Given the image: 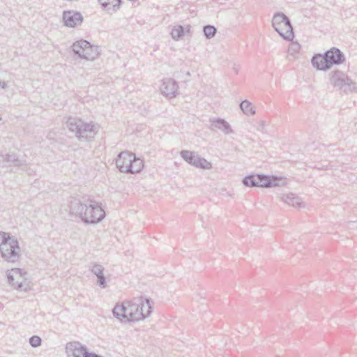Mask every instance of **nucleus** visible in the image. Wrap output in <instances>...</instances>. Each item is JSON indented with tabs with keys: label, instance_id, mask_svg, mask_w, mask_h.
I'll use <instances>...</instances> for the list:
<instances>
[{
	"label": "nucleus",
	"instance_id": "obj_1",
	"mask_svg": "<svg viewBox=\"0 0 357 357\" xmlns=\"http://www.w3.org/2000/svg\"><path fill=\"white\" fill-rule=\"evenodd\" d=\"M70 213L79 218L86 224H96L102 220L105 212L100 204L89 198L70 197L68 200Z\"/></svg>",
	"mask_w": 357,
	"mask_h": 357
},
{
	"label": "nucleus",
	"instance_id": "obj_2",
	"mask_svg": "<svg viewBox=\"0 0 357 357\" xmlns=\"http://www.w3.org/2000/svg\"><path fill=\"white\" fill-rule=\"evenodd\" d=\"M113 315L122 322L137 321L149 317L151 313V307L149 299L134 298L116 303Z\"/></svg>",
	"mask_w": 357,
	"mask_h": 357
},
{
	"label": "nucleus",
	"instance_id": "obj_3",
	"mask_svg": "<svg viewBox=\"0 0 357 357\" xmlns=\"http://www.w3.org/2000/svg\"><path fill=\"white\" fill-rule=\"evenodd\" d=\"M66 127L69 131L75 133L78 140L84 142L93 139L98 130V127L95 124L84 122L78 118H69Z\"/></svg>",
	"mask_w": 357,
	"mask_h": 357
},
{
	"label": "nucleus",
	"instance_id": "obj_4",
	"mask_svg": "<svg viewBox=\"0 0 357 357\" xmlns=\"http://www.w3.org/2000/svg\"><path fill=\"white\" fill-rule=\"evenodd\" d=\"M20 247L17 238L9 233L0 231V254L8 262H16L20 257Z\"/></svg>",
	"mask_w": 357,
	"mask_h": 357
},
{
	"label": "nucleus",
	"instance_id": "obj_5",
	"mask_svg": "<svg viewBox=\"0 0 357 357\" xmlns=\"http://www.w3.org/2000/svg\"><path fill=\"white\" fill-rule=\"evenodd\" d=\"M116 165L121 172L135 174L142 171L144 167V162L132 152L125 151L118 155L116 159Z\"/></svg>",
	"mask_w": 357,
	"mask_h": 357
},
{
	"label": "nucleus",
	"instance_id": "obj_6",
	"mask_svg": "<svg viewBox=\"0 0 357 357\" xmlns=\"http://www.w3.org/2000/svg\"><path fill=\"white\" fill-rule=\"evenodd\" d=\"M243 183L248 187L271 188L283 186L286 183L285 179L282 177L256 174L245 176L243 179Z\"/></svg>",
	"mask_w": 357,
	"mask_h": 357
},
{
	"label": "nucleus",
	"instance_id": "obj_7",
	"mask_svg": "<svg viewBox=\"0 0 357 357\" xmlns=\"http://www.w3.org/2000/svg\"><path fill=\"white\" fill-rule=\"evenodd\" d=\"M331 84L344 93H348L355 89L354 82L348 76L339 70H333L329 73Z\"/></svg>",
	"mask_w": 357,
	"mask_h": 357
},
{
	"label": "nucleus",
	"instance_id": "obj_8",
	"mask_svg": "<svg viewBox=\"0 0 357 357\" xmlns=\"http://www.w3.org/2000/svg\"><path fill=\"white\" fill-rule=\"evenodd\" d=\"M180 155L181 158L188 163L195 167L204 169H210L212 168V164L205 158L200 157L196 152L188 150H183Z\"/></svg>",
	"mask_w": 357,
	"mask_h": 357
},
{
	"label": "nucleus",
	"instance_id": "obj_9",
	"mask_svg": "<svg viewBox=\"0 0 357 357\" xmlns=\"http://www.w3.org/2000/svg\"><path fill=\"white\" fill-rule=\"evenodd\" d=\"M68 356L73 357H93L96 354L89 352L86 347L79 342H68L66 345Z\"/></svg>",
	"mask_w": 357,
	"mask_h": 357
},
{
	"label": "nucleus",
	"instance_id": "obj_10",
	"mask_svg": "<svg viewBox=\"0 0 357 357\" xmlns=\"http://www.w3.org/2000/svg\"><path fill=\"white\" fill-rule=\"evenodd\" d=\"M162 94L167 98H173L178 94V86L176 80L172 78H165L160 87Z\"/></svg>",
	"mask_w": 357,
	"mask_h": 357
},
{
	"label": "nucleus",
	"instance_id": "obj_11",
	"mask_svg": "<svg viewBox=\"0 0 357 357\" xmlns=\"http://www.w3.org/2000/svg\"><path fill=\"white\" fill-rule=\"evenodd\" d=\"M325 53L329 69L334 65H340L343 63L345 61L344 53L341 52L338 48L332 47L325 52Z\"/></svg>",
	"mask_w": 357,
	"mask_h": 357
},
{
	"label": "nucleus",
	"instance_id": "obj_12",
	"mask_svg": "<svg viewBox=\"0 0 357 357\" xmlns=\"http://www.w3.org/2000/svg\"><path fill=\"white\" fill-rule=\"evenodd\" d=\"M64 24L68 27H75L80 25L83 21V17L79 12L67 10L63 13Z\"/></svg>",
	"mask_w": 357,
	"mask_h": 357
},
{
	"label": "nucleus",
	"instance_id": "obj_13",
	"mask_svg": "<svg viewBox=\"0 0 357 357\" xmlns=\"http://www.w3.org/2000/svg\"><path fill=\"white\" fill-rule=\"evenodd\" d=\"M211 125L209 129L212 131L220 130L225 135H229L234 132L230 124L225 119L221 118H211L209 119Z\"/></svg>",
	"mask_w": 357,
	"mask_h": 357
},
{
	"label": "nucleus",
	"instance_id": "obj_14",
	"mask_svg": "<svg viewBox=\"0 0 357 357\" xmlns=\"http://www.w3.org/2000/svg\"><path fill=\"white\" fill-rule=\"evenodd\" d=\"M1 158L3 159V162L6 165L21 167L23 171L26 172L29 174H31L28 165L24 161L19 159L15 153L2 155Z\"/></svg>",
	"mask_w": 357,
	"mask_h": 357
},
{
	"label": "nucleus",
	"instance_id": "obj_15",
	"mask_svg": "<svg viewBox=\"0 0 357 357\" xmlns=\"http://www.w3.org/2000/svg\"><path fill=\"white\" fill-rule=\"evenodd\" d=\"M17 277H22L21 270L19 268L12 269L7 275L9 284L17 289L26 290V288H24V285L22 282H20L19 280L15 281V278Z\"/></svg>",
	"mask_w": 357,
	"mask_h": 357
},
{
	"label": "nucleus",
	"instance_id": "obj_16",
	"mask_svg": "<svg viewBox=\"0 0 357 357\" xmlns=\"http://www.w3.org/2000/svg\"><path fill=\"white\" fill-rule=\"evenodd\" d=\"M312 65L319 70L326 71L329 67L326 61V53L323 55L320 54H315L311 59Z\"/></svg>",
	"mask_w": 357,
	"mask_h": 357
},
{
	"label": "nucleus",
	"instance_id": "obj_17",
	"mask_svg": "<svg viewBox=\"0 0 357 357\" xmlns=\"http://www.w3.org/2000/svg\"><path fill=\"white\" fill-rule=\"evenodd\" d=\"M280 199L294 207L301 208L304 206L301 199L294 193L283 194L280 197Z\"/></svg>",
	"mask_w": 357,
	"mask_h": 357
},
{
	"label": "nucleus",
	"instance_id": "obj_18",
	"mask_svg": "<svg viewBox=\"0 0 357 357\" xmlns=\"http://www.w3.org/2000/svg\"><path fill=\"white\" fill-rule=\"evenodd\" d=\"M289 17L285 15L282 13H277L274 15L273 20H272V26L274 29L279 28L280 26H286V29H289ZM289 35L291 36V33L290 32V30Z\"/></svg>",
	"mask_w": 357,
	"mask_h": 357
},
{
	"label": "nucleus",
	"instance_id": "obj_19",
	"mask_svg": "<svg viewBox=\"0 0 357 357\" xmlns=\"http://www.w3.org/2000/svg\"><path fill=\"white\" fill-rule=\"evenodd\" d=\"M103 271L104 268L100 264H95L91 268V272L97 277V284L101 288L106 287V280Z\"/></svg>",
	"mask_w": 357,
	"mask_h": 357
},
{
	"label": "nucleus",
	"instance_id": "obj_20",
	"mask_svg": "<svg viewBox=\"0 0 357 357\" xmlns=\"http://www.w3.org/2000/svg\"><path fill=\"white\" fill-rule=\"evenodd\" d=\"M101 6L110 14L116 12L120 8L121 0H98Z\"/></svg>",
	"mask_w": 357,
	"mask_h": 357
},
{
	"label": "nucleus",
	"instance_id": "obj_21",
	"mask_svg": "<svg viewBox=\"0 0 357 357\" xmlns=\"http://www.w3.org/2000/svg\"><path fill=\"white\" fill-rule=\"evenodd\" d=\"M98 47L91 45L89 43V45H86L84 53L82 54V59H84L86 60H93L98 56Z\"/></svg>",
	"mask_w": 357,
	"mask_h": 357
},
{
	"label": "nucleus",
	"instance_id": "obj_22",
	"mask_svg": "<svg viewBox=\"0 0 357 357\" xmlns=\"http://www.w3.org/2000/svg\"><path fill=\"white\" fill-rule=\"evenodd\" d=\"M285 27H286V26H280V27L278 29L275 28L274 29L284 39H285L287 40H292L293 38H294V31H293V27L291 26V24L290 21H289V27L290 28L289 30H290V32L291 33V36L289 35V29H287V28L286 29Z\"/></svg>",
	"mask_w": 357,
	"mask_h": 357
},
{
	"label": "nucleus",
	"instance_id": "obj_23",
	"mask_svg": "<svg viewBox=\"0 0 357 357\" xmlns=\"http://www.w3.org/2000/svg\"><path fill=\"white\" fill-rule=\"evenodd\" d=\"M89 45V42L85 40H80L73 43L72 46L73 51L75 54L82 59V54L84 53L86 45Z\"/></svg>",
	"mask_w": 357,
	"mask_h": 357
},
{
	"label": "nucleus",
	"instance_id": "obj_24",
	"mask_svg": "<svg viewBox=\"0 0 357 357\" xmlns=\"http://www.w3.org/2000/svg\"><path fill=\"white\" fill-rule=\"evenodd\" d=\"M240 108L247 116L254 115L256 112L255 106L248 100H244L240 103Z\"/></svg>",
	"mask_w": 357,
	"mask_h": 357
},
{
	"label": "nucleus",
	"instance_id": "obj_25",
	"mask_svg": "<svg viewBox=\"0 0 357 357\" xmlns=\"http://www.w3.org/2000/svg\"><path fill=\"white\" fill-rule=\"evenodd\" d=\"M172 37L174 40H178L184 36V28L181 25L174 26L171 31Z\"/></svg>",
	"mask_w": 357,
	"mask_h": 357
},
{
	"label": "nucleus",
	"instance_id": "obj_26",
	"mask_svg": "<svg viewBox=\"0 0 357 357\" xmlns=\"http://www.w3.org/2000/svg\"><path fill=\"white\" fill-rule=\"evenodd\" d=\"M203 31L207 38H211L215 35L217 30L214 26L206 25L203 27Z\"/></svg>",
	"mask_w": 357,
	"mask_h": 357
},
{
	"label": "nucleus",
	"instance_id": "obj_27",
	"mask_svg": "<svg viewBox=\"0 0 357 357\" xmlns=\"http://www.w3.org/2000/svg\"><path fill=\"white\" fill-rule=\"evenodd\" d=\"M41 338L37 335H33L29 338V344L33 347H38L41 344Z\"/></svg>",
	"mask_w": 357,
	"mask_h": 357
},
{
	"label": "nucleus",
	"instance_id": "obj_28",
	"mask_svg": "<svg viewBox=\"0 0 357 357\" xmlns=\"http://www.w3.org/2000/svg\"><path fill=\"white\" fill-rule=\"evenodd\" d=\"M301 50V45L298 43H293L288 49V52L291 55L298 53Z\"/></svg>",
	"mask_w": 357,
	"mask_h": 357
},
{
	"label": "nucleus",
	"instance_id": "obj_29",
	"mask_svg": "<svg viewBox=\"0 0 357 357\" xmlns=\"http://www.w3.org/2000/svg\"><path fill=\"white\" fill-rule=\"evenodd\" d=\"M0 87L3 89H5L8 87V83L5 81L0 80Z\"/></svg>",
	"mask_w": 357,
	"mask_h": 357
},
{
	"label": "nucleus",
	"instance_id": "obj_30",
	"mask_svg": "<svg viewBox=\"0 0 357 357\" xmlns=\"http://www.w3.org/2000/svg\"><path fill=\"white\" fill-rule=\"evenodd\" d=\"M238 332L243 335L248 333V328H246L245 329H244V328L241 327V328H238Z\"/></svg>",
	"mask_w": 357,
	"mask_h": 357
},
{
	"label": "nucleus",
	"instance_id": "obj_31",
	"mask_svg": "<svg viewBox=\"0 0 357 357\" xmlns=\"http://www.w3.org/2000/svg\"><path fill=\"white\" fill-rule=\"evenodd\" d=\"M1 120V115L0 114V121Z\"/></svg>",
	"mask_w": 357,
	"mask_h": 357
}]
</instances>
